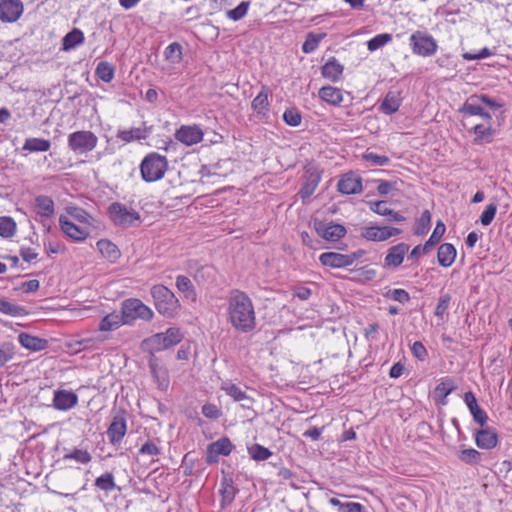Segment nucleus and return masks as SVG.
Here are the masks:
<instances>
[{"instance_id": "24", "label": "nucleus", "mask_w": 512, "mask_h": 512, "mask_svg": "<svg viewBox=\"0 0 512 512\" xmlns=\"http://www.w3.org/2000/svg\"><path fill=\"white\" fill-rule=\"evenodd\" d=\"M464 401L472 414L474 421L483 427L487 423L488 416L487 413L479 407L473 392H466L464 394Z\"/></svg>"}, {"instance_id": "11", "label": "nucleus", "mask_w": 512, "mask_h": 512, "mask_svg": "<svg viewBox=\"0 0 512 512\" xmlns=\"http://www.w3.org/2000/svg\"><path fill=\"white\" fill-rule=\"evenodd\" d=\"M233 444L228 437H222L210 443L206 449V462L208 464L218 462L220 455L228 456L232 452Z\"/></svg>"}, {"instance_id": "53", "label": "nucleus", "mask_w": 512, "mask_h": 512, "mask_svg": "<svg viewBox=\"0 0 512 512\" xmlns=\"http://www.w3.org/2000/svg\"><path fill=\"white\" fill-rule=\"evenodd\" d=\"M249 6H250L249 1H242L234 9L228 10L226 12V15L229 19H231L233 21H239L246 16Z\"/></svg>"}, {"instance_id": "37", "label": "nucleus", "mask_w": 512, "mask_h": 512, "mask_svg": "<svg viewBox=\"0 0 512 512\" xmlns=\"http://www.w3.org/2000/svg\"><path fill=\"white\" fill-rule=\"evenodd\" d=\"M51 148V142L44 138H27L22 147L28 152H47Z\"/></svg>"}, {"instance_id": "40", "label": "nucleus", "mask_w": 512, "mask_h": 512, "mask_svg": "<svg viewBox=\"0 0 512 512\" xmlns=\"http://www.w3.org/2000/svg\"><path fill=\"white\" fill-rule=\"evenodd\" d=\"M95 75L103 82L109 83L115 75V66L107 61H101L97 64Z\"/></svg>"}, {"instance_id": "48", "label": "nucleus", "mask_w": 512, "mask_h": 512, "mask_svg": "<svg viewBox=\"0 0 512 512\" xmlns=\"http://www.w3.org/2000/svg\"><path fill=\"white\" fill-rule=\"evenodd\" d=\"M164 56L166 60L172 63H179L182 59V46L177 42L169 44L165 48Z\"/></svg>"}, {"instance_id": "59", "label": "nucleus", "mask_w": 512, "mask_h": 512, "mask_svg": "<svg viewBox=\"0 0 512 512\" xmlns=\"http://www.w3.org/2000/svg\"><path fill=\"white\" fill-rule=\"evenodd\" d=\"M455 389L452 380L445 379L441 381L435 388V394L438 397L446 398Z\"/></svg>"}, {"instance_id": "47", "label": "nucleus", "mask_w": 512, "mask_h": 512, "mask_svg": "<svg viewBox=\"0 0 512 512\" xmlns=\"http://www.w3.org/2000/svg\"><path fill=\"white\" fill-rule=\"evenodd\" d=\"M324 37H325L324 33H322V34H315L313 32L308 33L306 36V39L302 45V51L306 54L314 52Z\"/></svg>"}, {"instance_id": "42", "label": "nucleus", "mask_w": 512, "mask_h": 512, "mask_svg": "<svg viewBox=\"0 0 512 512\" xmlns=\"http://www.w3.org/2000/svg\"><path fill=\"white\" fill-rule=\"evenodd\" d=\"M176 287L182 292L186 298L195 300L196 292L191 280L184 275H179L176 278Z\"/></svg>"}, {"instance_id": "28", "label": "nucleus", "mask_w": 512, "mask_h": 512, "mask_svg": "<svg viewBox=\"0 0 512 512\" xmlns=\"http://www.w3.org/2000/svg\"><path fill=\"white\" fill-rule=\"evenodd\" d=\"M36 214L43 218H52L55 214V204L51 197L38 195L34 199Z\"/></svg>"}, {"instance_id": "27", "label": "nucleus", "mask_w": 512, "mask_h": 512, "mask_svg": "<svg viewBox=\"0 0 512 512\" xmlns=\"http://www.w3.org/2000/svg\"><path fill=\"white\" fill-rule=\"evenodd\" d=\"M401 103L402 98L400 96V92L389 91L382 100L379 106V111L386 115L394 114L399 110Z\"/></svg>"}, {"instance_id": "46", "label": "nucleus", "mask_w": 512, "mask_h": 512, "mask_svg": "<svg viewBox=\"0 0 512 512\" xmlns=\"http://www.w3.org/2000/svg\"><path fill=\"white\" fill-rule=\"evenodd\" d=\"M94 485L102 491L110 492L116 488L114 476L110 472H106L95 479Z\"/></svg>"}, {"instance_id": "3", "label": "nucleus", "mask_w": 512, "mask_h": 512, "mask_svg": "<svg viewBox=\"0 0 512 512\" xmlns=\"http://www.w3.org/2000/svg\"><path fill=\"white\" fill-rule=\"evenodd\" d=\"M167 169V158L157 152L148 153L140 163L141 177L147 183L162 179Z\"/></svg>"}, {"instance_id": "22", "label": "nucleus", "mask_w": 512, "mask_h": 512, "mask_svg": "<svg viewBox=\"0 0 512 512\" xmlns=\"http://www.w3.org/2000/svg\"><path fill=\"white\" fill-rule=\"evenodd\" d=\"M17 339L22 347L33 352L45 350L49 346L47 339L33 336L26 332H21Z\"/></svg>"}, {"instance_id": "34", "label": "nucleus", "mask_w": 512, "mask_h": 512, "mask_svg": "<svg viewBox=\"0 0 512 512\" xmlns=\"http://www.w3.org/2000/svg\"><path fill=\"white\" fill-rule=\"evenodd\" d=\"M96 245L102 256L110 262H116L121 256L118 247L108 239H101Z\"/></svg>"}, {"instance_id": "54", "label": "nucleus", "mask_w": 512, "mask_h": 512, "mask_svg": "<svg viewBox=\"0 0 512 512\" xmlns=\"http://www.w3.org/2000/svg\"><path fill=\"white\" fill-rule=\"evenodd\" d=\"M431 225V213L429 210H424L417 221V227L415 230L416 235H423L428 232Z\"/></svg>"}, {"instance_id": "14", "label": "nucleus", "mask_w": 512, "mask_h": 512, "mask_svg": "<svg viewBox=\"0 0 512 512\" xmlns=\"http://www.w3.org/2000/svg\"><path fill=\"white\" fill-rule=\"evenodd\" d=\"M24 7L21 0H1L0 1V20L2 22L12 23L17 21Z\"/></svg>"}, {"instance_id": "29", "label": "nucleus", "mask_w": 512, "mask_h": 512, "mask_svg": "<svg viewBox=\"0 0 512 512\" xmlns=\"http://www.w3.org/2000/svg\"><path fill=\"white\" fill-rule=\"evenodd\" d=\"M369 207L374 213L387 217L389 222H403L405 220L403 215L390 209L386 201L369 202Z\"/></svg>"}, {"instance_id": "21", "label": "nucleus", "mask_w": 512, "mask_h": 512, "mask_svg": "<svg viewBox=\"0 0 512 512\" xmlns=\"http://www.w3.org/2000/svg\"><path fill=\"white\" fill-rule=\"evenodd\" d=\"M476 445L480 449L490 450L498 443V434L495 429L486 427L479 429L474 434Z\"/></svg>"}, {"instance_id": "45", "label": "nucleus", "mask_w": 512, "mask_h": 512, "mask_svg": "<svg viewBox=\"0 0 512 512\" xmlns=\"http://www.w3.org/2000/svg\"><path fill=\"white\" fill-rule=\"evenodd\" d=\"M458 458L465 464L476 465L481 461V453L474 448H463Z\"/></svg>"}, {"instance_id": "15", "label": "nucleus", "mask_w": 512, "mask_h": 512, "mask_svg": "<svg viewBox=\"0 0 512 512\" xmlns=\"http://www.w3.org/2000/svg\"><path fill=\"white\" fill-rule=\"evenodd\" d=\"M337 190L344 195L361 193L363 190L362 178L353 172L346 173L338 181Z\"/></svg>"}, {"instance_id": "35", "label": "nucleus", "mask_w": 512, "mask_h": 512, "mask_svg": "<svg viewBox=\"0 0 512 512\" xmlns=\"http://www.w3.org/2000/svg\"><path fill=\"white\" fill-rule=\"evenodd\" d=\"M125 324L123 313L116 312L106 315L99 324L100 331H113L118 329L121 325Z\"/></svg>"}, {"instance_id": "17", "label": "nucleus", "mask_w": 512, "mask_h": 512, "mask_svg": "<svg viewBox=\"0 0 512 512\" xmlns=\"http://www.w3.org/2000/svg\"><path fill=\"white\" fill-rule=\"evenodd\" d=\"M78 404V396L73 391L58 389L54 391L52 406L59 411H67Z\"/></svg>"}, {"instance_id": "9", "label": "nucleus", "mask_w": 512, "mask_h": 512, "mask_svg": "<svg viewBox=\"0 0 512 512\" xmlns=\"http://www.w3.org/2000/svg\"><path fill=\"white\" fill-rule=\"evenodd\" d=\"M313 228L318 236L328 242H336L343 238L347 233V230L343 225L333 222L326 223L320 219L313 220Z\"/></svg>"}, {"instance_id": "51", "label": "nucleus", "mask_w": 512, "mask_h": 512, "mask_svg": "<svg viewBox=\"0 0 512 512\" xmlns=\"http://www.w3.org/2000/svg\"><path fill=\"white\" fill-rule=\"evenodd\" d=\"M64 460H75L81 464H87L91 461L92 456L87 450L77 449L75 448L70 453H67L63 456Z\"/></svg>"}, {"instance_id": "26", "label": "nucleus", "mask_w": 512, "mask_h": 512, "mask_svg": "<svg viewBox=\"0 0 512 512\" xmlns=\"http://www.w3.org/2000/svg\"><path fill=\"white\" fill-rule=\"evenodd\" d=\"M148 366L154 379L160 386L168 385V373L166 368L161 365L160 360L155 356V352H149Z\"/></svg>"}, {"instance_id": "62", "label": "nucleus", "mask_w": 512, "mask_h": 512, "mask_svg": "<svg viewBox=\"0 0 512 512\" xmlns=\"http://www.w3.org/2000/svg\"><path fill=\"white\" fill-rule=\"evenodd\" d=\"M161 452L160 448L153 441H146L139 449V454L157 456Z\"/></svg>"}, {"instance_id": "18", "label": "nucleus", "mask_w": 512, "mask_h": 512, "mask_svg": "<svg viewBox=\"0 0 512 512\" xmlns=\"http://www.w3.org/2000/svg\"><path fill=\"white\" fill-rule=\"evenodd\" d=\"M204 136L203 131L196 125L181 126L175 132V138L181 143L192 146L202 141Z\"/></svg>"}, {"instance_id": "6", "label": "nucleus", "mask_w": 512, "mask_h": 512, "mask_svg": "<svg viewBox=\"0 0 512 512\" xmlns=\"http://www.w3.org/2000/svg\"><path fill=\"white\" fill-rule=\"evenodd\" d=\"M67 142L71 151L81 155L95 149L98 137L92 131L79 130L69 134Z\"/></svg>"}, {"instance_id": "39", "label": "nucleus", "mask_w": 512, "mask_h": 512, "mask_svg": "<svg viewBox=\"0 0 512 512\" xmlns=\"http://www.w3.org/2000/svg\"><path fill=\"white\" fill-rule=\"evenodd\" d=\"M0 312L12 317L25 316L28 314L25 307L14 304L4 298H0Z\"/></svg>"}, {"instance_id": "44", "label": "nucleus", "mask_w": 512, "mask_h": 512, "mask_svg": "<svg viewBox=\"0 0 512 512\" xmlns=\"http://www.w3.org/2000/svg\"><path fill=\"white\" fill-rule=\"evenodd\" d=\"M16 233V222L12 217H0V236L2 238H11Z\"/></svg>"}, {"instance_id": "2", "label": "nucleus", "mask_w": 512, "mask_h": 512, "mask_svg": "<svg viewBox=\"0 0 512 512\" xmlns=\"http://www.w3.org/2000/svg\"><path fill=\"white\" fill-rule=\"evenodd\" d=\"M151 296L158 313L165 318L176 317L180 309V303L169 288L162 284L154 285L151 288Z\"/></svg>"}, {"instance_id": "60", "label": "nucleus", "mask_w": 512, "mask_h": 512, "mask_svg": "<svg viewBox=\"0 0 512 512\" xmlns=\"http://www.w3.org/2000/svg\"><path fill=\"white\" fill-rule=\"evenodd\" d=\"M450 301L451 296L449 294L441 295L435 308V316L442 318L449 308Z\"/></svg>"}, {"instance_id": "57", "label": "nucleus", "mask_w": 512, "mask_h": 512, "mask_svg": "<svg viewBox=\"0 0 512 512\" xmlns=\"http://www.w3.org/2000/svg\"><path fill=\"white\" fill-rule=\"evenodd\" d=\"M363 159L377 166H386L390 163V158L388 156L379 155L369 151H366L363 154Z\"/></svg>"}, {"instance_id": "49", "label": "nucleus", "mask_w": 512, "mask_h": 512, "mask_svg": "<svg viewBox=\"0 0 512 512\" xmlns=\"http://www.w3.org/2000/svg\"><path fill=\"white\" fill-rule=\"evenodd\" d=\"M248 453L250 457L255 461L267 460L272 455V452L268 448L260 444H253L252 446L248 447Z\"/></svg>"}, {"instance_id": "41", "label": "nucleus", "mask_w": 512, "mask_h": 512, "mask_svg": "<svg viewBox=\"0 0 512 512\" xmlns=\"http://www.w3.org/2000/svg\"><path fill=\"white\" fill-rule=\"evenodd\" d=\"M220 389L236 402H240L249 398L245 391L230 381L223 382Z\"/></svg>"}, {"instance_id": "5", "label": "nucleus", "mask_w": 512, "mask_h": 512, "mask_svg": "<svg viewBox=\"0 0 512 512\" xmlns=\"http://www.w3.org/2000/svg\"><path fill=\"white\" fill-rule=\"evenodd\" d=\"M183 334L179 328L171 327L165 332L156 333L145 339L142 343L145 350L149 352H159L177 345L181 342Z\"/></svg>"}, {"instance_id": "23", "label": "nucleus", "mask_w": 512, "mask_h": 512, "mask_svg": "<svg viewBox=\"0 0 512 512\" xmlns=\"http://www.w3.org/2000/svg\"><path fill=\"white\" fill-rule=\"evenodd\" d=\"M478 102L477 97L472 95L466 100L459 111L469 116H480L487 122H490L492 120L491 114L485 111Z\"/></svg>"}, {"instance_id": "64", "label": "nucleus", "mask_w": 512, "mask_h": 512, "mask_svg": "<svg viewBox=\"0 0 512 512\" xmlns=\"http://www.w3.org/2000/svg\"><path fill=\"white\" fill-rule=\"evenodd\" d=\"M388 296L392 300L400 302V303H406L410 300L409 293L406 290L400 289V288L391 290L389 292Z\"/></svg>"}, {"instance_id": "8", "label": "nucleus", "mask_w": 512, "mask_h": 512, "mask_svg": "<svg viewBox=\"0 0 512 512\" xmlns=\"http://www.w3.org/2000/svg\"><path fill=\"white\" fill-rule=\"evenodd\" d=\"M411 50L414 54L422 57H430L437 52L438 45L436 40L428 33L415 31L410 38Z\"/></svg>"}, {"instance_id": "25", "label": "nucleus", "mask_w": 512, "mask_h": 512, "mask_svg": "<svg viewBox=\"0 0 512 512\" xmlns=\"http://www.w3.org/2000/svg\"><path fill=\"white\" fill-rule=\"evenodd\" d=\"M319 261L323 266L331 268H344L351 266L348 255L338 252H324L319 256Z\"/></svg>"}, {"instance_id": "36", "label": "nucleus", "mask_w": 512, "mask_h": 512, "mask_svg": "<svg viewBox=\"0 0 512 512\" xmlns=\"http://www.w3.org/2000/svg\"><path fill=\"white\" fill-rule=\"evenodd\" d=\"M269 89L267 86H262L261 91L258 95L253 99L251 103L252 109L257 113V115H264L269 108Z\"/></svg>"}, {"instance_id": "61", "label": "nucleus", "mask_w": 512, "mask_h": 512, "mask_svg": "<svg viewBox=\"0 0 512 512\" xmlns=\"http://www.w3.org/2000/svg\"><path fill=\"white\" fill-rule=\"evenodd\" d=\"M202 414L208 419L216 420L221 417L222 412L215 404L206 403L202 406Z\"/></svg>"}, {"instance_id": "13", "label": "nucleus", "mask_w": 512, "mask_h": 512, "mask_svg": "<svg viewBox=\"0 0 512 512\" xmlns=\"http://www.w3.org/2000/svg\"><path fill=\"white\" fill-rule=\"evenodd\" d=\"M321 181V173L316 167L305 168L304 182L299 191L302 200H306L313 195Z\"/></svg>"}, {"instance_id": "56", "label": "nucleus", "mask_w": 512, "mask_h": 512, "mask_svg": "<svg viewBox=\"0 0 512 512\" xmlns=\"http://www.w3.org/2000/svg\"><path fill=\"white\" fill-rule=\"evenodd\" d=\"M15 355V347L12 343L6 342L0 346V368L12 360Z\"/></svg>"}, {"instance_id": "16", "label": "nucleus", "mask_w": 512, "mask_h": 512, "mask_svg": "<svg viewBox=\"0 0 512 512\" xmlns=\"http://www.w3.org/2000/svg\"><path fill=\"white\" fill-rule=\"evenodd\" d=\"M408 250L409 245L404 242L398 243L397 245L390 247L387 250V254L384 258V268H398L403 263L404 257L407 254Z\"/></svg>"}, {"instance_id": "10", "label": "nucleus", "mask_w": 512, "mask_h": 512, "mask_svg": "<svg viewBox=\"0 0 512 512\" xmlns=\"http://www.w3.org/2000/svg\"><path fill=\"white\" fill-rule=\"evenodd\" d=\"M127 431L125 412L123 410L118 411L112 419L106 434L109 442L112 445L119 444Z\"/></svg>"}, {"instance_id": "55", "label": "nucleus", "mask_w": 512, "mask_h": 512, "mask_svg": "<svg viewBox=\"0 0 512 512\" xmlns=\"http://www.w3.org/2000/svg\"><path fill=\"white\" fill-rule=\"evenodd\" d=\"M284 122L292 127H297L301 124V113L296 108H290L283 113Z\"/></svg>"}, {"instance_id": "50", "label": "nucleus", "mask_w": 512, "mask_h": 512, "mask_svg": "<svg viewBox=\"0 0 512 512\" xmlns=\"http://www.w3.org/2000/svg\"><path fill=\"white\" fill-rule=\"evenodd\" d=\"M445 231H446L445 224L441 220H438L431 236L425 242V246L430 250L433 246H435L440 241V239L444 235Z\"/></svg>"}, {"instance_id": "4", "label": "nucleus", "mask_w": 512, "mask_h": 512, "mask_svg": "<svg viewBox=\"0 0 512 512\" xmlns=\"http://www.w3.org/2000/svg\"><path fill=\"white\" fill-rule=\"evenodd\" d=\"M107 213L114 225L124 229L138 227L142 222L138 211L128 208L120 202L111 203L108 206Z\"/></svg>"}, {"instance_id": "1", "label": "nucleus", "mask_w": 512, "mask_h": 512, "mask_svg": "<svg viewBox=\"0 0 512 512\" xmlns=\"http://www.w3.org/2000/svg\"><path fill=\"white\" fill-rule=\"evenodd\" d=\"M227 316L230 325L239 333L249 334L257 327L254 304L251 298L239 289L229 292Z\"/></svg>"}, {"instance_id": "19", "label": "nucleus", "mask_w": 512, "mask_h": 512, "mask_svg": "<svg viewBox=\"0 0 512 512\" xmlns=\"http://www.w3.org/2000/svg\"><path fill=\"white\" fill-rule=\"evenodd\" d=\"M152 132V126H147L146 122L141 127H134L129 130H119L116 134L117 139L127 144L133 141L145 140Z\"/></svg>"}, {"instance_id": "31", "label": "nucleus", "mask_w": 512, "mask_h": 512, "mask_svg": "<svg viewBox=\"0 0 512 512\" xmlns=\"http://www.w3.org/2000/svg\"><path fill=\"white\" fill-rule=\"evenodd\" d=\"M457 251L451 243H443L438 247L437 260L440 266L450 267L456 259Z\"/></svg>"}, {"instance_id": "38", "label": "nucleus", "mask_w": 512, "mask_h": 512, "mask_svg": "<svg viewBox=\"0 0 512 512\" xmlns=\"http://www.w3.org/2000/svg\"><path fill=\"white\" fill-rule=\"evenodd\" d=\"M84 34L80 29L74 28L70 32H68L62 41V49L64 51H69L74 49L77 45L84 42Z\"/></svg>"}, {"instance_id": "7", "label": "nucleus", "mask_w": 512, "mask_h": 512, "mask_svg": "<svg viewBox=\"0 0 512 512\" xmlns=\"http://www.w3.org/2000/svg\"><path fill=\"white\" fill-rule=\"evenodd\" d=\"M124 322L127 325L134 323L136 319L149 321L153 318V311L141 300L131 298L122 303Z\"/></svg>"}, {"instance_id": "58", "label": "nucleus", "mask_w": 512, "mask_h": 512, "mask_svg": "<svg viewBox=\"0 0 512 512\" xmlns=\"http://www.w3.org/2000/svg\"><path fill=\"white\" fill-rule=\"evenodd\" d=\"M497 212V205L495 203L488 204L480 216V222L483 226H488L492 223Z\"/></svg>"}, {"instance_id": "32", "label": "nucleus", "mask_w": 512, "mask_h": 512, "mask_svg": "<svg viewBox=\"0 0 512 512\" xmlns=\"http://www.w3.org/2000/svg\"><path fill=\"white\" fill-rule=\"evenodd\" d=\"M237 493V489L233 485V481L230 478H223L221 481V508H226L229 506L235 499Z\"/></svg>"}, {"instance_id": "63", "label": "nucleus", "mask_w": 512, "mask_h": 512, "mask_svg": "<svg viewBox=\"0 0 512 512\" xmlns=\"http://www.w3.org/2000/svg\"><path fill=\"white\" fill-rule=\"evenodd\" d=\"M40 287V283L36 279H32L29 281L22 282L19 286L15 287L14 290H21L24 293H33L36 292Z\"/></svg>"}, {"instance_id": "33", "label": "nucleus", "mask_w": 512, "mask_h": 512, "mask_svg": "<svg viewBox=\"0 0 512 512\" xmlns=\"http://www.w3.org/2000/svg\"><path fill=\"white\" fill-rule=\"evenodd\" d=\"M319 97L334 106L340 105L343 101L342 90L330 85L323 86L319 90Z\"/></svg>"}, {"instance_id": "20", "label": "nucleus", "mask_w": 512, "mask_h": 512, "mask_svg": "<svg viewBox=\"0 0 512 512\" xmlns=\"http://www.w3.org/2000/svg\"><path fill=\"white\" fill-rule=\"evenodd\" d=\"M59 225L62 232L74 241H84L89 235V232L71 222L66 216L61 215L59 217Z\"/></svg>"}, {"instance_id": "43", "label": "nucleus", "mask_w": 512, "mask_h": 512, "mask_svg": "<svg viewBox=\"0 0 512 512\" xmlns=\"http://www.w3.org/2000/svg\"><path fill=\"white\" fill-rule=\"evenodd\" d=\"M473 131L476 135L474 142L477 144H480L483 142L490 143L495 134V130L493 128H491L490 126L484 127L481 124L475 125L473 127Z\"/></svg>"}, {"instance_id": "12", "label": "nucleus", "mask_w": 512, "mask_h": 512, "mask_svg": "<svg viewBox=\"0 0 512 512\" xmlns=\"http://www.w3.org/2000/svg\"><path fill=\"white\" fill-rule=\"evenodd\" d=\"M402 233V230L390 226H370L363 229L361 235L369 241L382 242Z\"/></svg>"}, {"instance_id": "30", "label": "nucleus", "mask_w": 512, "mask_h": 512, "mask_svg": "<svg viewBox=\"0 0 512 512\" xmlns=\"http://www.w3.org/2000/svg\"><path fill=\"white\" fill-rule=\"evenodd\" d=\"M344 71L343 65L335 58L331 57L322 67L321 74L331 82H337Z\"/></svg>"}, {"instance_id": "52", "label": "nucleus", "mask_w": 512, "mask_h": 512, "mask_svg": "<svg viewBox=\"0 0 512 512\" xmlns=\"http://www.w3.org/2000/svg\"><path fill=\"white\" fill-rule=\"evenodd\" d=\"M392 40V35L388 33H382L374 36L367 42V48L369 51H375Z\"/></svg>"}]
</instances>
